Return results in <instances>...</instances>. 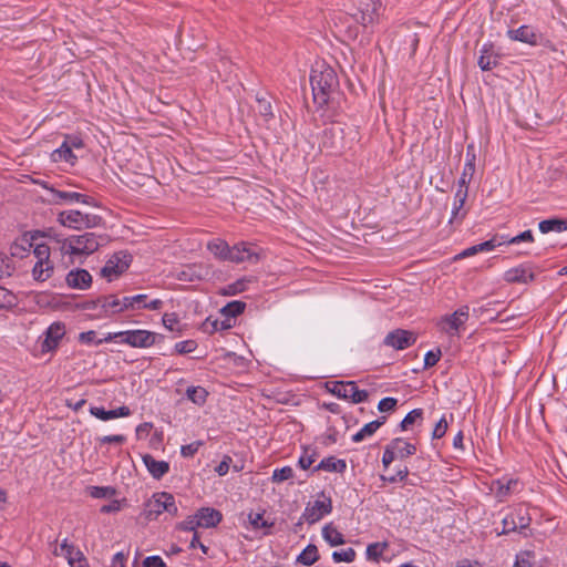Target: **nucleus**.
<instances>
[{
  "label": "nucleus",
  "instance_id": "nucleus-37",
  "mask_svg": "<svg viewBox=\"0 0 567 567\" xmlns=\"http://www.w3.org/2000/svg\"><path fill=\"white\" fill-rule=\"evenodd\" d=\"M245 307L246 305L243 301H230L220 309V315L235 321V318L245 310Z\"/></svg>",
  "mask_w": 567,
  "mask_h": 567
},
{
  "label": "nucleus",
  "instance_id": "nucleus-12",
  "mask_svg": "<svg viewBox=\"0 0 567 567\" xmlns=\"http://www.w3.org/2000/svg\"><path fill=\"white\" fill-rule=\"evenodd\" d=\"M529 523L530 517L528 515L527 508L519 506L503 518V529L499 534H507L518 529L527 528Z\"/></svg>",
  "mask_w": 567,
  "mask_h": 567
},
{
  "label": "nucleus",
  "instance_id": "nucleus-51",
  "mask_svg": "<svg viewBox=\"0 0 567 567\" xmlns=\"http://www.w3.org/2000/svg\"><path fill=\"white\" fill-rule=\"evenodd\" d=\"M90 413L102 421H109V420L115 419V413L113 410L105 411L103 408H99V406H92L90 409Z\"/></svg>",
  "mask_w": 567,
  "mask_h": 567
},
{
  "label": "nucleus",
  "instance_id": "nucleus-41",
  "mask_svg": "<svg viewBox=\"0 0 567 567\" xmlns=\"http://www.w3.org/2000/svg\"><path fill=\"white\" fill-rule=\"evenodd\" d=\"M78 340L86 346H100L103 342H111L112 340H105V337L100 339L97 338V333L94 330H89L85 332H81L78 337Z\"/></svg>",
  "mask_w": 567,
  "mask_h": 567
},
{
  "label": "nucleus",
  "instance_id": "nucleus-54",
  "mask_svg": "<svg viewBox=\"0 0 567 567\" xmlns=\"http://www.w3.org/2000/svg\"><path fill=\"white\" fill-rule=\"evenodd\" d=\"M449 427V423L444 416H442L439 422L435 424L432 436L433 439H441L444 436Z\"/></svg>",
  "mask_w": 567,
  "mask_h": 567
},
{
  "label": "nucleus",
  "instance_id": "nucleus-35",
  "mask_svg": "<svg viewBox=\"0 0 567 567\" xmlns=\"http://www.w3.org/2000/svg\"><path fill=\"white\" fill-rule=\"evenodd\" d=\"M319 558L318 548L315 545H308L297 557V561L303 566L313 565Z\"/></svg>",
  "mask_w": 567,
  "mask_h": 567
},
{
  "label": "nucleus",
  "instance_id": "nucleus-40",
  "mask_svg": "<svg viewBox=\"0 0 567 567\" xmlns=\"http://www.w3.org/2000/svg\"><path fill=\"white\" fill-rule=\"evenodd\" d=\"M33 247V244L30 239L24 235L21 238L17 239L10 247V252L16 257H23V254Z\"/></svg>",
  "mask_w": 567,
  "mask_h": 567
},
{
  "label": "nucleus",
  "instance_id": "nucleus-63",
  "mask_svg": "<svg viewBox=\"0 0 567 567\" xmlns=\"http://www.w3.org/2000/svg\"><path fill=\"white\" fill-rule=\"evenodd\" d=\"M315 454H309L308 452H305L299 457L298 464L302 470H308L315 463Z\"/></svg>",
  "mask_w": 567,
  "mask_h": 567
},
{
  "label": "nucleus",
  "instance_id": "nucleus-46",
  "mask_svg": "<svg viewBox=\"0 0 567 567\" xmlns=\"http://www.w3.org/2000/svg\"><path fill=\"white\" fill-rule=\"evenodd\" d=\"M293 470L290 466H284L281 468H276L272 473V481L276 483H282L287 480L292 478Z\"/></svg>",
  "mask_w": 567,
  "mask_h": 567
},
{
  "label": "nucleus",
  "instance_id": "nucleus-15",
  "mask_svg": "<svg viewBox=\"0 0 567 567\" xmlns=\"http://www.w3.org/2000/svg\"><path fill=\"white\" fill-rule=\"evenodd\" d=\"M64 334L65 326L61 322H53L45 331V338L42 342V351L50 352L55 350Z\"/></svg>",
  "mask_w": 567,
  "mask_h": 567
},
{
  "label": "nucleus",
  "instance_id": "nucleus-29",
  "mask_svg": "<svg viewBox=\"0 0 567 567\" xmlns=\"http://www.w3.org/2000/svg\"><path fill=\"white\" fill-rule=\"evenodd\" d=\"M51 158L53 162H65L73 165L76 161V156L73 154V151L70 148V143H62V145L54 150L51 154Z\"/></svg>",
  "mask_w": 567,
  "mask_h": 567
},
{
  "label": "nucleus",
  "instance_id": "nucleus-13",
  "mask_svg": "<svg viewBox=\"0 0 567 567\" xmlns=\"http://www.w3.org/2000/svg\"><path fill=\"white\" fill-rule=\"evenodd\" d=\"M131 257L126 254L118 252L113 255L102 268L101 274L109 281L117 278L130 266Z\"/></svg>",
  "mask_w": 567,
  "mask_h": 567
},
{
  "label": "nucleus",
  "instance_id": "nucleus-20",
  "mask_svg": "<svg viewBox=\"0 0 567 567\" xmlns=\"http://www.w3.org/2000/svg\"><path fill=\"white\" fill-rule=\"evenodd\" d=\"M228 261L244 262V261H256L258 256L251 250L246 244L235 245L230 247Z\"/></svg>",
  "mask_w": 567,
  "mask_h": 567
},
{
  "label": "nucleus",
  "instance_id": "nucleus-45",
  "mask_svg": "<svg viewBox=\"0 0 567 567\" xmlns=\"http://www.w3.org/2000/svg\"><path fill=\"white\" fill-rule=\"evenodd\" d=\"M247 284H248V280L246 278H241V279L228 285L227 287H225L223 289V295L235 296L237 293H240L244 290H246Z\"/></svg>",
  "mask_w": 567,
  "mask_h": 567
},
{
  "label": "nucleus",
  "instance_id": "nucleus-30",
  "mask_svg": "<svg viewBox=\"0 0 567 567\" xmlns=\"http://www.w3.org/2000/svg\"><path fill=\"white\" fill-rule=\"evenodd\" d=\"M347 467L343 460L333 456L323 458L315 468L316 471L322 470L327 472L342 473Z\"/></svg>",
  "mask_w": 567,
  "mask_h": 567
},
{
  "label": "nucleus",
  "instance_id": "nucleus-8",
  "mask_svg": "<svg viewBox=\"0 0 567 567\" xmlns=\"http://www.w3.org/2000/svg\"><path fill=\"white\" fill-rule=\"evenodd\" d=\"M50 247L38 244L33 248L35 264L32 268V277L35 281L43 282L52 277L54 271L53 261L50 259Z\"/></svg>",
  "mask_w": 567,
  "mask_h": 567
},
{
  "label": "nucleus",
  "instance_id": "nucleus-31",
  "mask_svg": "<svg viewBox=\"0 0 567 567\" xmlns=\"http://www.w3.org/2000/svg\"><path fill=\"white\" fill-rule=\"evenodd\" d=\"M207 249L218 259L228 260L230 247L221 239H214L207 244Z\"/></svg>",
  "mask_w": 567,
  "mask_h": 567
},
{
  "label": "nucleus",
  "instance_id": "nucleus-7",
  "mask_svg": "<svg viewBox=\"0 0 567 567\" xmlns=\"http://www.w3.org/2000/svg\"><path fill=\"white\" fill-rule=\"evenodd\" d=\"M102 217L96 214L84 213L76 209L63 210L58 215V221L68 228L85 229L101 226Z\"/></svg>",
  "mask_w": 567,
  "mask_h": 567
},
{
  "label": "nucleus",
  "instance_id": "nucleus-32",
  "mask_svg": "<svg viewBox=\"0 0 567 567\" xmlns=\"http://www.w3.org/2000/svg\"><path fill=\"white\" fill-rule=\"evenodd\" d=\"M322 537L330 546L344 544L343 535L332 524H328L322 528Z\"/></svg>",
  "mask_w": 567,
  "mask_h": 567
},
{
  "label": "nucleus",
  "instance_id": "nucleus-36",
  "mask_svg": "<svg viewBox=\"0 0 567 567\" xmlns=\"http://www.w3.org/2000/svg\"><path fill=\"white\" fill-rule=\"evenodd\" d=\"M186 396L194 404L202 406L207 400L208 392L203 386H188L186 390Z\"/></svg>",
  "mask_w": 567,
  "mask_h": 567
},
{
  "label": "nucleus",
  "instance_id": "nucleus-53",
  "mask_svg": "<svg viewBox=\"0 0 567 567\" xmlns=\"http://www.w3.org/2000/svg\"><path fill=\"white\" fill-rule=\"evenodd\" d=\"M398 400L394 398H384L378 404V410L381 413L391 412L395 409Z\"/></svg>",
  "mask_w": 567,
  "mask_h": 567
},
{
  "label": "nucleus",
  "instance_id": "nucleus-39",
  "mask_svg": "<svg viewBox=\"0 0 567 567\" xmlns=\"http://www.w3.org/2000/svg\"><path fill=\"white\" fill-rule=\"evenodd\" d=\"M389 547V544L386 542H378V543H372L370 545H368L367 547V558L369 560H373V561H379L381 556L383 555V553L388 549Z\"/></svg>",
  "mask_w": 567,
  "mask_h": 567
},
{
  "label": "nucleus",
  "instance_id": "nucleus-2",
  "mask_svg": "<svg viewBox=\"0 0 567 567\" xmlns=\"http://www.w3.org/2000/svg\"><path fill=\"white\" fill-rule=\"evenodd\" d=\"M99 237L94 233L73 235L61 244V252L71 257L72 261L93 254L100 247Z\"/></svg>",
  "mask_w": 567,
  "mask_h": 567
},
{
  "label": "nucleus",
  "instance_id": "nucleus-57",
  "mask_svg": "<svg viewBox=\"0 0 567 567\" xmlns=\"http://www.w3.org/2000/svg\"><path fill=\"white\" fill-rule=\"evenodd\" d=\"M441 358V350L436 351H427L424 355V365L425 368L433 367L437 363Z\"/></svg>",
  "mask_w": 567,
  "mask_h": 567
},
{
  "label": "nucleus",
  "instance_id": "nucleus-64",
  "mask_svg": "<svg viewBox=\"0 0 567 567\" xmlns=\"http://www.w3.org/2000/svg\"><path fill=\"white\" fill-rule=\"evenodd\" d=\"M144 567H166L164 560L159 556H148L143 561Z\"/></svg>",
  "mask_w": 567,
  "mask_h": 567
},
{
  "label": "nucleus",
  "instance_id": "nucleus-23",
  "mask_svg": "<svg viewBox=\"0 0 567 567\" xmlns=\"http://www.w3.org/2000/svg\"><path fill=\"white\" fill-rule=\"evenodd\" d=\"M199 525L203 528L215 527L221 520V514L210 507H203L196 512Z\"/></svg>",
  "mask_w": 567,
  "mask_h": 567
},
{
  "label": "nucleus",
  "instance_id": "nucleus-28",
  "mask_svg": "<svg viewBox=\"0 0 567 567\" xmlns=\"http://www.w3.org/2000/svg\"><path fill=\"white\" fill-rule=\"evenodd\" d=\"M143 462L145 466L147 467L148 472L152 474L155 478H161L164 476L168 470L169 465L165 461H157L151 455H144Z\"/></svg>",
  "mask_w": 567,
  "mask_h": 567
},
{
  "label": "nucleus",
  "instance_id": "nucleus-26",
  "mask_svg": "<svg viewBox=\"0 0 567 567\" xmlns=\"http://www.w3.org/2000/svg\"><path fill=\"white\" fill-rule=\"evenodd\" d=\"M474 151V147L472 145H468L467 146V162L465 163L464 165V169H463V173L460 177V181H458V188H466L467 189V185L474 174V171H475V164H474V161H475V154L473 153Z\"/></svg>",
  "mask_w": 567,
  "mask_h": 567
},
{
  "label": "nucleus",
  "instance_id": "nucleus-3",
  "mask_svg": "<svg viewBox=\"0 0 567 567\" xmlns=\"http://www.w3.org/2000/svg\"><path fill=\"white\" fill-rule=\"evenodd\" d=\"M358 136V132L352 127L332 125L324 131L322 144L331 152L339 154L352 148Z\"/></svg>",
  "mask_w": 567,
  "mask_h": 567
},
{
  "label": "nucleus",
  "instance_id": "nucleus-22",
  "mask_svg": "<svg viewBox=\"0 0 567 567\" xmlns=\"http://www.w3.org/2000/svg\"><path fill=\"white\" fill-rule=\"evenodd\" d=\"M507 35L511 40L519 41L527 44H536L538 35L532 27L522 25L515 30H508Z\"/></svg>",
  "mask_w": 567,
  "mask_h": 567
},
{
  "label": "nucleus",
  "instance_id": "nucleus-62",
  "mask_svg": "<svg viewBox=\"0 0 567 567\" xmlns=\"http://www.w3.org/2000/svg\"><path fill=\"white\" fill-rule=\"evenodd\" d=\"M200 445H202L200 442H193L190 444L183 445L181 449V453L184 457H190L195 453H197Z\"/></svg>",
  "mask_w": 567,
  "mask_h": 567
},
{
  "label": "nucleus",
  "instance_id": "nucleus-34",
  "mask_svg": "<svg viewBox=\"0 0 567 567\" xmlns=\"http://www.w3.org/2000/svg\"><path fill=\"white\" fill-rule=\"evenodd\" d=\"M538 228L543 234H547L550 231L561 233V231L567 230V221L564 219H556V218L545 219L539 223Z\"/></svg>",
  "mask_w": 567,
  "mask_h": 567
},
{
  "label": "nucleus",
  "instance_id": "nucleus-6",
  "mask_svg": "<svg viewBox=\"0 0 567 567\" xmlns=\"http://www.w3.org/2000/svg\"><path fill=\"white\" fill-rule=\"evenodd\" d=\"M468 318V306H462L453 313L442 316L436 320L435 326L441 333H444L450 338L458 337L464 330Z\"/></svg>",
  "mask_w": 567,
  "mask_h": 567
},
{
  "label": "nucleus",
  "instance_id": "nucleus-38",
  "mask_svg": "<svg viewBox=\"0 0 567 567\" xmlns=\"http://www.w3.org/2000/svg\"><path fill=\"white\" fill-rule=\"evenodd\" d=\"M134 299V309H150L157 310L162 307L163 301L161 299H153L150 302H146V295H136L133 296Z\"/></svg>",
  "mask_w": 567,
  "mask_h": 567
},
{
  "label": "nucleus",
  "instance_id": "nucleus-47",
  "mask_svg": "<svg viewBox=\"0 0 567 567\" xmlns=\"http://www.w3.org/2000/svg\"><path fill=\"white\" fill-rule=\"evenodd\" d=\"M422 410L421 409H415V410H412L411 412H409L405 417L401 421V429L404 431V430H408L413 423H415L417 420H421L422 417Z\"/></svg>",
  "mask_w": 567,
  "mask_h": 567
},
{
  "label": "nucleus",
  "instance_id": "nucleus-21",
  "mask_svg": "<svg viewBox=\"0 0 567 567\" xmlns=\"http://www.w3.org/2000/svg\"><path fill=\"white\" fill-rule=\"evenodd\" d=\"M208 275V270L202 265H187L176 272L181 281H194Z\"/></svg>",
  "mask_w": 567,
  "mask_h": 567
},
{
  "label": "nucleus",
  "instance_id": "nucleus-14",
  "mask_svg": "<svg viewBox=\"0 0 567 567\" xmlns=\"http://www.w3.org/2000/svg\"><path fill=\"white\" fill-rule=\"evenodd\" d=\"M380 7L379 0H360L357 20L363 25L373 23L379 17Z\"/></svg>",
  "mask_w": 567,
  "mask_h": 567
},
{
  "label": "nucleus",
  "instance_id": "nucleus-11",
  "mask_svg": "<svg viewBox=\"0 0 567 567\" xmlns=\"http://www.w3.org/2000/svg\"><path fill=\"white\" fill-rule=\"evenodd\" d=\"M87 309L95 310L97 318H110L121 313L120 298L114 295L103 296L87 305Z\"/></svg>",
  "mask_w": 567,
  "mask_h": 567
},
{
  "label": "nucleus",
  "instance_id": "nucleus-25",
  "mask_svg": "<svg viewBox=\"0 0 567 567\" xmlns=\"http://www.w3.org/2000/svg\"><path fill=\"white\" fill-rule=\"evenodd\" d=\"M386 421V416H380L379 419L367 423L360 431L352 435L354 443L362 442L363 440L372 436L378 429H380Z\"/></svg>",
  "mask_w": 567,
  "mask_h": 567
},
{
  "label": "nucleus",
  "instance_id": "nucleus-24",
  "mask_svg": "<svg viewBox=\"0 0 567 567\" xmlns=\"http://www.w3.org/2000/svg\"><path fill=\"white\" fill-rule=\"evenodd\" d=\"M518 482L513 478L507 480H496L492 482L491 489L494 492L495 496L503 501L506 496L511 494L512 491L515 489Z\"/></svg>",
  "mask_w": 567,
  "mask_h": 567
},
{
  "label": "nucleus",
  "instance_id": "nucleus-59",
  "mask_svg": "<svg viewBox=\"0 0 567 567\" xmlns=\"http://www.w3.org/2000/svg\"><path fill=\"white\" fill-rule=\"evenodd\" d=\"M502 238L505 239L504 237H502ZM502 244H505L504 240L498 241L497 238L494 237V238H492L489 240H486L484 243L478 244V249H480L481 252H483V251H491L495 247L501 246Z\"/></svg>",
  "mask_w": 567,
  "mask_h": 567
},
{
  "label": "nucleus",
  "instance_id": "nucleus-5",
  "mask_svg": "<svg viewBox=\"0 0 567 567\" xmlns=\"http://www.w3.org/2000/svg\"><path fill=\"white\" fill-rule=\"evenodd\" d=\"M157 338V333L143 329L109 332L105 336V340H116L132 348H150L155 344Z\"/></svg>",
  "mask_w": 567,
  "mask_h": 567
},
{
  "label": "nucleus",
  "instance_id": "nucleus-18",
  "mask_svg": "<svg viewBox=\"0 0 567 567\" xmlns=\"http://www.w3.org/2000/svg\"><path fill=\"white\" fill-rule=\"evenodd\" d=\"M499 54L494 50L492 43H485L480 49L478 66L483 71H489L498 64Z\"/></svg>",
  "mask_w": 567,
  "mask_h": 567
},
{
  "label": "nucleus",
  "instance_id": "nucleus-17",
  "mask_svg": "<svg viewBox=\"0 0 567 567\" xmlns=\"http://www.w3.org/2000/svg\"><path fill=\"white\" fill-rule=\"evenodd\" d=\"M66 284L70 288L84 290L92 284V276L85 269H73L66 275Z\"/></svg>",
  "mask_w": 567,
  "mask_h": 567
},
{
  "label": "nucleus",
  "instance_id": "nucleus-4",
  "mask_svg": "<svg viewBox=\"0 0 567 567\" xmlns=\"http://www.w3.org/2000/svg\"><path fill=\"white\" fill-rule=\"evenodd\" d=\"M178 508L173 495L162 492L154 494L144 505L143 515L147 520L157 519L162 514L177 515Z\"/></svg>",
  "mask_w": 567,
  "mask_h": 567
},
{
  "label": "nucleus",
  "instance_id": "nucleus-55",
  "mask_svg": "<svg viewBox=\"0 0 567 567\" xmlns=\"http://www.w3.org/2000/svg\"><path fill=\"white\" fill-rule=\"evenodd\" d=\"M115 493L114 488L112 487H92L91 489V496L95 498H105L113 496Z\"/></svg>",
  "mask_w": 567,
  "mask_h": 567
},
{
  "label": "nucleus",
  "instance_id": "nucleus-61",
  "mask_svg": "<svg viewBox=\"0 0 567 567\" xmlns=\"http://www.w3.org/2000/svg\"><path fill=\"white\" fill-rule=\"evenodd\" d=\"M126 440V437L124 435H121V434H115V435H105V436H102V437H99L97 441L99 443L102 445V444H107V443H115V444H122L124 443Z\"/></svg>",
  "mask_w": 567,
  "mask_h": 567
},
{
  "label": "nucleus",
  "instance_id": "nucleus-60",
  "mask_svg": "<svg viewBox=\"0 0 567 567\" xmlns=\"http://www.w3.org/2000/svg\"><path fill=\"white\" fill-rule=\"evenodd\" d=\"M396 458V452L391 449V445H386L382 456V464L385 468Z\"/></svg>",
  "mask_w": 567,
  "mask_h": 567
},
{
  "label": "nucleus",
  "instance_id": "nucleus-52",
  "mask_svg": "<svg viewBox=\"0 0 567 567\" xmlns=\"http://www.w3.org/2000/svg\"><path fill=\"white\" fill-rule=\"evenodd\" d=\"M533 240H534V237H533L532 231L525 230V231L520 233L519 235L514 236L512 238H505L504 243L509 244V245H515V244H519L523 241L532 243Z\"/></svg>",
  "mask_w": 567,
  "mask_h": 567
},
{
  "label": "nucleus",
  "instance_id": "nucleus-48",
  "mask_svg": "<svg viewBox=\"0 0 567 567\" xmlns=\"http://www.w3.org/2000/svg\"><path fill=\"white\" fill-rule=\"evenodd\" d=\"M163 324L169 331H181L179 320L176 313H164Z\"/></svg>",
  "mask_w": 567,
  "mask_h": 567
},
{
  "label": "nucleus",
  "instance_id": "nucleus-44",
  "mask_svg": "<svg viewBox=\"0 0 567 567\" xmlns=\"http://www.w3.org/2000/svg\"><path fill=\"white\" fill-rule=\"evenodd\" d=\"M467 198V189L466 188H458L454 196V207L452 210V217L456 218L458 216L460 210L464 206V203Z\"/></svg>",
  "mask_w": 567,
  "mask_h": 567
},
{
  "label": "nucleus",
  "instance_id": "nucleus-16",
  "mask_svg": "<svg viewBox=\"0 0 567 567\" xmlns=\"http://www.w3.org/2000/svg\"><path fill=\"white\" fill-rule=\"evenodd\" d=\"M414 342L415 337L413 336V333L401 329L390 332L384 339V343L386 346L392 347L396 350L406 349Z\"/></svg>",
  "mask_w": 567,
  "mask_h": 567
},
{
  "label": "nucleus",
  "instance_id": "nucleus-9",
  "mask_svg": "<svg viewBox=\"0 0 567 567\" xmlns=\"http://www.w3.org/2000/svg\"><path fill=\"white\" fill-rule=\"evenodd\" d=\"M328 391L342 400H350L352 403L364 402L369 393L365 390L358 389L354 381H333L327 383Z\"/></svg>",
  "mask_w": 567,
  "mask_h": 567
},
{
  "label": "nucleus",
  "instance_id": "nucleus-1",
  "mask_svg": "<svg viewBox=\"0 0 567 567\" xmlns=\"http://www.w3.org/2000/svg\"><path fill=\"white\" fill-rule=\"evenodd\" d=\"M315 102L323 106L328 104L338 87V78L334 70L326 63H317L310 74Z\"/></svg>",
  "mask_w": 567,
  "mask_h": 567
},
{
  "label": "nucleus",
  "instance_id": "nucleus-42",
  "mask_svg": "<svg viewBox=\"0 0 567 567\" xmlns=\"http://www.w3.org/2000/svg\"><path fill=\"white\" fill-rule=\"evenodd\" d=\"M82 553L74 547L72 544H69L68 539H63L62 542V556L68 560L69 565L72 564L75 559H79Z\"/></svg>",
  "mask_w": 567,
  "mask_h": 567
},
{
  "label": "nucleus",
  "instance_id": "nucleus-19",
  "mask_svg": "<svg viewBox=\"0 0 567 567\" xmlns=\"http://www.w3.org/2000/svg\"><path fill=\"white\" fill-rule=\"evenodd\" d=\"M504 280L509 284H527L534 280V272L530 267L520 265L518 267L506 270L504 274Z\"/></svg>",
  "mask_w": 567,
  "mask_h": 567
},
{
  "label": "nucleus",
  "instance_id": "nucleus-56",
  "mask_svg": "<svg viewBox=\"0 0 567 567\" xmlns=\"http://www.w3.org/2000/svg\"><path fill=\"white\" fill-rule=\"evenodd\" d=\"M13 300V295L6 288L0 287V308L12 306Z\"/></svg>",
  "mask_w": 567,
  "mask_h": 567
},
{
  "label": "nucleus",
  "instance_id": "nucleus-33",
  "mask_svg": "<svg viewBox=\"0 0 567 567\" xmlns=\"http://www.w3.org/2000/svg\"><path fill=\"white\" fill-rule=\"evenodd\" d=\"M391 449L396 452V457L404 458L410 455H413L416 451L415 446L409 442H405L401 439H395L391 443Z\"/></svg>",
  "mask_w": 567,
  "mask_h": 567
},
{
  "label": "nucleus",
  "instance_id": "nucleus-58",
  "mask_svg": "<svg viewBox=\"0 0 567 567\" xmlns=\"http://www.w3.org/2000/svg\"><path fill=\"white\" fill-rule=\"evenodd\" d=\"M181 527L184 529V530H189V532H193L195 530L196 528L200 527L199 525V522H198V518L196 516V513L192 516H188L182 524H181Z\"/></svg>",
  "mask_w": 567,
  "mask_h": 567
},
{
  "label": "nucleus",
  "instance_id": "nucleus-49",
  "mask_svg": "<svg viewBox=\"0 0 567 567\" xmlns=\"http://www.w3.org/2000/svg\"><path fill=\"white\" fill-rule=\"evenodd\" d=\"M197 348V343L194 340H184L179 341L175 344V352L178 354H186L195 351Z\"/></svg>",
  "mask_w": 567,
  "mask_h": 567
},
{
  "label": "nucleus",
  "instance_id": "nucleus-10",
  "mask_svg": "<svg viewBox=\"0 0 567 567\" xmlns=\"http://www.w3.org/2000/svg\"><path fill=\"white\" fill-rule=\"evenodd\" d=\"M332 511V501L324 493H320L317 498L309 502L301 515V519L308 524H315Z\"/></svg>",
  "mask_w": 567,
  "mask_h": 567
},
{
  "label": "nucleus",
  "instance_id": "nucleus-50",
  "mask_svg": "<svg viewBox=\"0 0 567 567\" xmlns=\"http://www.w3.org/2000/svg\"><path fill=\"white\" fill-rule=\"evenodd\" d=\"M249 523L255 529H260L265 527L271 526L267 520L264 519V515L261 513H250L248 515Z\"/></svg>",
  "mask_w": 567,
  "mask_h": 567
},
{
  "label": "nucleus",
  "instance_id": "nucleus-27",
  "mask_svg": "<svg viewBox=\"0 0 567 567\" xmlns=\"http://www.w3.org/2000/svg\"><path fill=\"white\" fill-rule=\"evenodd\" d=\"M50 190H51V193L53 195L52 200L55 204L73 203V202L89 204V198L85 195L81 194V193L63 192V190H56V189H53V188H51Z\"/></svg>",
  "mask_w": 567,
  "mask_h": 567
},
{
  "label": "nucleus",
  "instance_id": "nucleus-43",
  "mask_svg": "<svg viewBox=\"0 0 567 567\" xmlns=\"http://www.w3.org/2000/svg\"><path fill=\"white\" fill-rule=\"evenodd\" d=\"M355 558V551L353 548H346L336 550L332 553V559L336 563H352Z\"/></svg>",
  "mask_w": 567,
  "mask_h": 567
}]
</instances>
